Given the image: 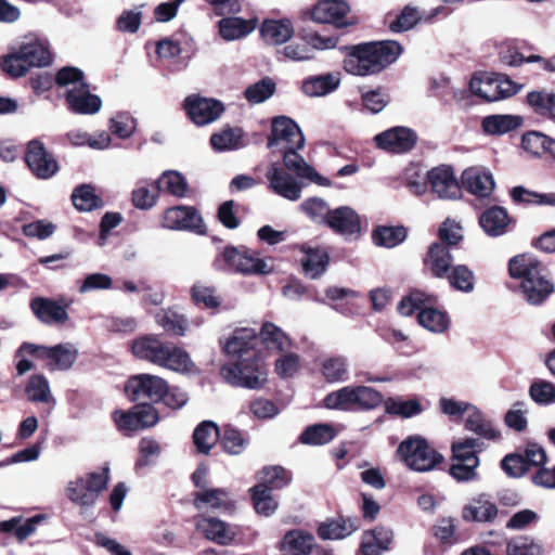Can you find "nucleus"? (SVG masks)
Returning a JSON list of instances; mask_svg holds the SVG:
<instances>
[{"label": "nucleus", "instance_id": "obj_1", "mask_svg": "<svg viewBox=\"0 0 555 555\" xmlns=\"http://www.w3.org/2000/svg\"><path fill=\"white\" fill-rule=\"evenodd\" d=\"M305 145V137L298 125L286 116H278L272 119L271 135L268 140L269 149H276L283 153V163L288 171L295 173L298 179L309 181L322 186H328L330 180L320 176L297 151Z\"/></svg>", "mask_w": 555, "mask_h": 555}, {"label": "nucleus", "instance_id": "obj_2", "mask_svg": "<svg viewBox=\"0 0 555 555\" xmlns=\"http://www.w3.org/2000/svg\"><path fill=\"white\" fill-rule=\"evenodd\" d=\"M346 50L345 70L362 77L380 73L402 53V47L395 40L364 42L347 47Z\"/></svg>", "mask_w": 555, "mask_h": 555}, {"label": "nucleus", "instance_id": "obj_3", "mask_svg": "<svg viewBox=\"0 0 555 555\" xmlns=\"http://www.w3.org/2000/svg\"><path fill=\"white\" fill-rule=\"evenodd\" d=\"M131 349L137 358L178 374L195 375L199 372L185 349L173 343L163 341L155 335H145L135 339Z\"/></svg>", "mask_w": 555, "mask_h": 555}, {"label": "nucleus", "instance_id": "obj_4", "mask_svg": "<svg viewBox=\"0 0 555 555\" xmlns=\"http://www.w3.org/2000/svg\"><path fill=\"white\" fill-rule=\"evenodd\" d=\"M52 63V52L47 39L36 35L25 36L1 61L2 70L11 77H22L33 67Z\"/></svg>", "mask_w": 555, "mask_h": 555}, {"label": "nucleus", "instance_id": "obj_5", "mask_svg": "<svg viewBox=\"0 0 555 555\" xmlns=\"http://www.w3.org/2000/svg\"><path fill=\"white\" fill-rule=\"evenodd\" d=\"M508 271L513 279L520 280L524 299L530 305H540L553 292V284L544 274L542 264L530 255H517L509 260Z\"/></svg>", "mask_w": 555, "mask_h": 555}, {"label": "nucleus", "instance_id": "obj_6", "mask_svg": "<svg viewBox=\"0 0 555 555\" xmlns=\"http://www.w3.org/2000/svg\"><path fill=\"white\" fill-rule=\"evenodd\" d=\"M220 374L228 384L253 390L262 388L268 376L259 356L230 361L221 366Z\"/></svg>", "mask_w": 555, "mask_h": 555}, {"label": "nucleus", "instance_id": "obj_7", "mask_svg": "<svg viewBox=\"0 0 555 555\" xmlns=\"http://www.w3.org/2000/svg\"><path fill=\"white\" fill-rule=\"evenodd\" d=\"M108 480V468L78 477L67 483L66 496L81 508H89L94 505L100 493L107 487Z\"/></svg>", "mask_w": 555, "mask_h": 555}, {"label": "nucleus", "instance_id": "obj_8", "mask_svg": "<svg viewBox=\"0 0 555 555\" xmlns=\"http://www.w3.org/2000/svg\"><path fill=\"white\" fill-rule=\"evenodd\" d=\"M29 354L44 363L49 371H67L77 360L78 350L69 343L55 346H44L25 341L21 345V351Z\"/></svg>", "mask_w": 555, "mask_h": 555}, {"label": "nucleus", "instance_id": "obj_9", "mask_svg": "<svg viewBox=\"0 0 555 555\" xmlns=\"http://www.w3.org/2000/svg\"><path fill=\"white\" fill-rule=\"evenodd\" d=\"M397 452L404 464L416 472L431 470L442 460V456L422 437H410L403 440Z\"/></svg>", "mask_w": 555, "mask_h": 555}, {"label": "nucleus", "instance_id": "obj_10", "mask_svg": "<svg viewBox=\"0 0 555 555\" xmlns=\"http://www.w3.org/2000/svg\"><path fill=\"white\" fill-rule=\"evenodd\" d=\"M258 333L251 327H237L222 343V349L230 361L259 356Z\"/></svg>", "mask_w": 555, "mask_h": 555}, {"label": "nucleus", "instance_id": "obj_11", "mask_svg": "<svg viewBox=\"0 0 555 555\" xmlns=\"http://www.w3.org/2000/svg\"><path fill=\"white\" fill-rule=\"evenodd\" d=\"M125 390L134 401L159 402L166 395L167 382L157 375L139 374L129 378Z\"/></svg>", "mask_w": 555, "mask_h": 555}, {"label": "nucleus", "instance_id": "obj_12", "mask_svg": "<svg viewBox=\"0 0 555 555\" xmlns=\"http://www.w3.org/2000/svg\"><path fill=\"white\" fill-rule=\"evenodd\" d=\"M222 257L230 270L243 274H268L272 271L271 263L255 257L251 251L246 249L227 247Z\"/></svg>", "mask_w": 555, "mask_h": 555}, {"label": "nucleus", "instance_id": "obj_13", "mask_svg": "<svg viewBox=\"0 0 555 555\" xmlns=\"http://www.w3.org/2000/svg\"><path fill=\"white\" fill-rule=\"evenodd\" d=\"M162 225L168 230L191 231L197 234L205 233V224L194 207L175 206L168 208L162 220Z\"/></svg>", "mask_w": 555, "mask_h": 555}, {"label": "nucleus", "instance_id": "obj_14", "mask_svg": "<svg viewBox=\"0 0 555 555\" xmlns=\"http://www.w3.org/2000/svg\"><path fill=\"white\" fill-rule=\"evenodd\" d=\"M285 165L272 163L267 170L266 177L269 181V188L275 194L288 201H298L301 196L302 185L297 179L291 176Z\"/></svg>", "mask_w": 555, "mask_h": 555}, {"label": "nucleus", "instance_id": "obj_15", "mask_svg": "<svg viewBox=\"0 0 555 555\" xmlns=\"http://www.w3.org/2000/svg\"><path fill=\"white\" fill-rule=\"evenodd\" d=\"M25 159L31 172L39 179H49L59 170L55 158L37 139L28 142Z\"/></svg>", "mask_w": 555, "mask_h": 555}, {"label": "nucleus", "instance_id": "obj_16", "mask_svg": "<svg viewBox=\"0 0 555 555\" xmlns=\"http://www.w3.org/2000/svg\"><path fill=\"white\" fill-rule=\"evenodd\" d=\"M184 108L191 120L198 126L214 122L224 111L220 101L198 95L188 96L184 101Z\"/></svg>", "mask_w": 555, "mask_h": 555}, {"label": "nucleus", "instance_id": "obj_17", "mask_svg": "<svg viewBox=\"0 0 555 555\" xmlns=\"http://www.w3.org/2000/svg\"><path fill=\"white\" fill-rule=\"evenodd\" d=\"M431 191L442 199H457L461 197V186L455 178L452 167L441 165L433 168L426 175Z\"/></svg>", "mask_w": 555, "mask_h": 555}, {"label": "nucleus", "instance_id": "obj_18", "mask_svg": "<svg viewBox=\"0 0 555 555\" xmlns=\"http://www.w3.org/2000/svg\"><path fill=\"white\" fill-rule=\"evenodd\" d=\"M461 180L464 189L477 199L489 198L495 188L492 172L479 166L466 168Z\"/></svg>", "mask_w": 555, "mask_h": 555}, {"label": "nucleus", "instance_id": "obj_19", "mask_svg": "<svg viewBox=\"0 0 555 555\" xmlns=\"http://www.w3.org/2000/svg\"><path fill=\"white\" fill-rule=\"evenodd\" d=\"M376 145L390 153L401 154L410 151L416 143V134L409 128L395 127L374 137Z\"/></svg>", "mask_w": 555, "mask_h": 555}, {"label": "nucleus", "instance_id": "obj_20", "mask_svg": "<svg viewBox=\"0 0 555 555\" xmlns=\"http://www.w3.org/2000/svg\"><path fill=\"white\" fill-rule=\"evenodd\" d=\"M469 90L472 93L488 102L508 98L517 92L515 85L509 80L502 81L499 79H481L477 77L470 79Z\"/></svg>", "mask_w": 555, "mask_h": 555}, {"label": "nucleus", "instance_id": "obj_21", "mask_svg": "<svg viewBox=\"0 0 555 555\" xmlns=\"http://www.w3.org/2000/svg\"><path fill=\"white\" fill-rule=\"evenodd\" d=\"M29 307L34 315L49 326L64 324L69 318L67 306H62L50 298L35 297L30 300Z\"/></svg>", "mask_w": 555, "mask_h": 555}, {"label": "nucleus", "instance_id": "obj_22", "mask_svg": "<svg viewBox=\"0 0 555 555\" xmlns=\"http://www.w3.org/2000/svg\"><path fill=\"white\" fill-rule=\"evenodd\" d=\"M197 532L220 545H229L234 540L236 532L229 524L209 516H199L195 520Z\"/></svg>", "mask_w": 555, "mask_h": 555}, {"label": "nucleus", "instance_id": "obj_23", "mask_svg": "<svg viewBox=\"0 0 555 555\" xmlns=\"http://www.w3.org/2000/svg\"><path fill=\"white\" fill-rule=\"evenodd\" d=\"M349 10V5L344 0H322L312 8L310 16L315 23L335 24L341 27L347 25L344 18Z\"/></svg>", "mask_w": 555, "mask_h": 555}, {"label": "nucleus", "instance_id": "obj_24", "mask_svg": "<svg viewBox=\"0 0 555 555\" xmlns=\"http://www.w3.org/2000/svg\"><path fill=\"white\" fill-rule=\"evenodd\" d=\"M69 112L77 115H95L102 108V100L90 90L89 83L70 94H64Z\"/></svg>", "mask_w": 555, "mask_h": 555}, {"label": "nucleus", "instance_id": "obj_25", "mask_svg": "<svg viewBox=\"0 0 555 555\" xmlns=\"http://www.w3.org/2000/svg\"><path fill=\"white\" fill-rule=\"evenodd\" d=\"M393 539V532L386 527H376L375 529L364 531L360 551L364 555H380L388 551Z\"/></svg>", "mask_w": 555, "mask_h": 555}, {"label": "nucleus", "instance_id": "obj_26", "mask_svg": "<svg viewBox=\"0 0 555 555\" xmlns=\"http://www.w3.org/2000/svg\"><path fill=\"white\" fill-rule=\"evenodd\" d=\"M327 227L341 235H353L360 232V218L352 208L341 206L332 210Z\"/></svg>", "mask_w": 555, "mask_h": 555}, {"label": "nucleus", "instance_id": "obj_27", "mask_svg": "<svg viewBox=\"0 0 555 555\" xmlns=\"http://www.w3.org/2000/svg\"><path fill=\"white\" fill-rule=\"evenodd\" d=\"M25 393L28 401L46 404L48 406L47 414H50L56 405V400L52 395L50 383L42 374H34L28 378L25 386Z\"/></svg>", "mask_w": 555, "mask_h": 555}, {"label": "nucleus", "instance_id": "obj_28", "mask_svg": "<svg viewBox=\"0 0 555 555\" xmlns=\"http://www.w3.org/2000/svg\"><path fill=\"white\" fill-rule=\"evenodd\" d=\"M512 219L502 206H492L479 217V224L486 234L492 237L501 236L507 232Z\"/></svg>", "mask_w": 555, "mask_h": 555}, {"label": "nucleus", "instance_id": "obj_29", "mask_svg": "<svg viewBox=\"0 0 555 555\" xmlns=\"http://www.w3.org/2000/svg\"><path fill=\"white\" fill-rule=\"evenodd\" d=\"M498 507L487 495L474 498L462 511V517L467 521L493 522L498 516Z\"/></svg>", "mask_w": 555, "mask_h": 555}, {"label": "nucleus", "instance_id": "obj_30", "mask_svg": "<svg viewBox=\"0 0 555 555\" xmlns=\"http://www.w3.org/2000/svg\"><path fill=\"white\" fill-rule=\"evenodd\" d=\"M453 261L450 248L443 243H433L425 258V264L436 278H446L451 271Z\"/></svg>", "mask_w": 555, "mask_h": 555}, {"label": "nucleus", "instance_id": "obj_31", "mask_svg": "<svg viewBox=\"0 0 555 555\" xmlns=\"http://www.w3.org/2000/svg\"><path fill=\"white\" fill-rule=\"evenodd\" d=\"M194 505L198 509L229 511L233 507V500L225 489H203L195 494Z\"/></svg>", "mask_w": 555, "mask_h": 555}, {"label": "nucleus", "instance_id": "obj_32", "mask_svg": "<svg viewBox=\"0 0 555 555\" xmlns=\"http://www.w3.org/2000/svg\"><path fill=\"white\" fill-rule=\"evenodd\" d=\"M522 149L534 157L548 155L555 160V140L539 131L526 132L521 138Z\"/></svg>", "mask_w": 555, "mask_h": 555}, {"label": "nucleus", "instance_id": "obj_33", "mask_svg": "<svg viewBox=\"0 0 555 555\" xmlns=\"http://www.w3.org/2000/svg\"><path fill=\"white\" fill-rule=\"evenodd\" d=\"M263 40L273 46L287 42L294 35V27L289 20H267L260 28Z\"/></svg>", "mask_w": 555, "mask_h": 555}, {"label": "nucleus", "instance_id": "obj_34", "mask_svg": "<svg viewBox=\"0 0 555 555\" xmlns=\"http://www.w3.org/2000/svg\"><path fill=\"white\" fill-rule=\"evenodd\" d=\"M340 83L339 74L311 76L304 80L302 92L308 96H324L335 91Z\"/></svg>", "mask_w": 555, "mask_h": 555}, {"label": "nucleus", "instance_id": "obj_35", "mask_svg": "<svg viewBox=\"0 0 555 555\" xmlns=\"http://www.w3.org/2000/svg\"><path fill=\"white\" fill-rule=\"evenodd\" d=\"M358 527L357 519L340 517L321 524L318 534L322 540H340L350 535Z\"/></svg>", "mask_w": 555, "mask_h": 555}, {"label": "nucleus", "instance_id": "obj_36", "mask_svg": "<svg viewBox=\"0 0 555 555\" xmlns=\"http://www.w3.org/2000/svg\"><path fill=\"white\" fill-rule=\"evenodd\" d=\"M305 257L301 260L304 272L310 279L321 276L328 264L330 257L327 253L320 247H304Z\"/></svg>", "mask_w": 555, "mask_h": 555}, {"label": "nucleus", "instance_id": "obj_37", "mask_svg": "<svg viewBox=\"0 0 555 555\" xmlns=\"http://www.w3.org/2000/svg\"><path fill=\"white\" fill-rule=\"evenodd\" d=\"M466 413L465 426L468 430L488 440H494L499 437L500 434L492 422L476 405L472 404Z\"/></svg>", "mask_w": 555, "mask_h": 555}, {"label": "nucleus", "instance_id": "obj_38", "mask_svg": "<svg viewBox=\"0 0 555 555\" xmlns=\"http://www.w3.org/2000/svg\"><path fill=\"white\" fill-rule=\"evenodd\" d=\"M522 124V118L516 115H490L482 119V129L492 135H503Z\"/></svg>", "mask_w": 555, "mask_h": 555}, {"label": "nucleus", "instance_id": "obj_39", "mask_svg": "<svg viewBox=\"0 0 555 555\" xmlns=\"http://www.w3.org/2000/svg\"><path fill=\"white\" fill-rule=\"evenodd\" d=\"M321 373L327 383H341L349 378V363L347 358L335 356L325 358L321 362Z\"/></svg>", "mask_w": 555, "mask_h": 555}, {"label": "nucleus", "instance_id": "obj_40", "mask_svg": "<svg viewBox=\"0 0 555 555\" xmlns=\"http://www.w3.org/2000/svg\"><path fill=\"white\" fill-rule=\"evenodd\" d=\"M255 29L251 21L241 17H225L219 21V33L227 41H234L246 37Z\"/></svg>", "mask_w": 555, "mask_h": 555}, {"label": "nucleus", "instance_id": "obj_41", "mask_svg": "<svg viewBox=\"0 0 555 555\" xmlns=\"http://www.w3.org/2000/svg\"><path fill=\"white\" fill-rule=\"evenodd\" d=\"M210 144L218 152L238 150L246 145L244 132L241 128H227L214 133Z\"/></svg>", "mask_w": 555, "mask_h": 555}, {"label": "nucleus", "instance_id": "obj_42", "mask_svg": "<svg viewBox=\"0 0 555 555\" xmlns=\"http://www.w3.org/2000/svg\"><path fill=\"white\" fill-rule=\"evenodd\" d=\"M55 83L64 94H70L88 85L83 72L75 66H64L55 75Z\"/></svg>", "mask_w": 555, "mask_h": 555}, {"label": "nucleus", "instance_id": "obj_43", "mask_svg": "<svg viewBox=\"0 0 555 555\" xmlns=\"http://www.w3.org/2000/svg\"><path fill=\"white\" fill-rule=\"evenodd\" d=\"M313 538L301 531L287 532L281 543L280 555H306L311 550Z\"/></svg>", "mask_w": 555, "mask_h": 555}, {"label": "nucleus", "instance_id": "obj_44", "mask_svg": "<svg viewBox=\"0 0 555 555\" xmlns=\"http://www.w3.org/2000/svg\"><path fill=\"white\" fill-rule=\"evenodd\" d=\"M351 389L354 412L376 409L384 400L383 395L372 387L351 386Z\"/></svg>", "mask_w": 555, "mask_h": 555}, {"label": "nucleus", "instance_id": "obj_45", "mask_svg": "<svg viewBox=\"0 0 555 555\" xmlns=\"http://www.w3.org/2000/svg\"><path fill=\"white\" fill-rule=\"evenodd\" d=\"M157 190L168 193L176 197H184L188 193L186 179L176 170H167L163 172L156 182Z\"/></svg>", "mask_w": 555, "mask_h": 555}, {"label": "nucleus", "instance_id": "obj_46", "mask_svg": "<svg viewBox=\"0 0 555 555\" xmlns=\"http://www.w3.org/2000/svg\"><path fill=\"white\" fill-rule=\"evenodd\" d=\"M220 434L217 425L210 421L202 422L194 430L193 440L196 449L207 454L218 440Z\"/></svg>", "mask_w": 555, "mask_h": 555}, {"label": "nucleus", "instance_id": "obj_47", "mask_svg": "<svg viewBox=\"0 0 555 555\" xmlns=\"http://www.w3.org/2000/svg\"><path fill=\"white\" fill-rule=\"evenodd\" d=\"M446 278H448L450 286L461 293L469 294L475 289V274L465 264L452 267Z\"/></svg>", "mask_w": 555, "mask_h": 555}, {"label": "nucleus", "instance_id": "obj_48", "mask_svg": "<svg viewBox=\"0 0 555 555\" xmlns=\"http://www.w3.org/2000/svg\"><path fill=\"white\" fill-rule=\"evenodd\" d=\"M155 321L166 332L172 335L183 336L185 334L188 325L186 319L172 309L158 311L155 315Z\"/></svg>", "mask_w": 555, "mask_h": 555}, {"label": "nucleus", "instance_id": "obj_49", "mask_svg": "<svg viewBox=\"0 0 555 555\" xmlns=\"http://www.w3.org/2000/svg\"><path fill=\"white\" fill-rule=\"evenodd\" d=\"M260 337L267 348L271 350L284 351L291 345V340L286 334L271 322L262 324L260 328Z\"/></svg>", "mask_w": 555, "mask_h": 555}, {"label": "nucleus", "instance_id": "obj_50", "mask_svg": "<svg viewBox=\"0 0 555 555\" xmlns=\"http://www.w3.org/2000/svg\"><path fill=\"white\" fill-rule=\"evenodd\" d=\"M418 322L423 327L433 333H443L450 325L448 314L435 308L421 309L418 312Z\"/></svg>", "mask_w": 555, "mask_h": 555}, {"label": "nucleus", "instance_id": "obj_51", "mask_svg": "<svg viewBox=\"0 0 555 555\" xmlns=\"http://www.w3.org/2000/svg\"><path fill=\"white\" fill-rule=\"evenodd\" d=\"M336 436L332 425L315 424L308 426L300 435L299 440L304 444L321 446L331 442Z\"/></svg>", "mask_w": 555, "mask_h": 555}, {"label": "nucleus", "instance_id": "obj_52", "mask_svg": "<svg viewBox=\"0 0 555 555\" xmlns=\"http://www.w3.org/2000/svg\"><path fill=\"white\" fill-rule=\"evenodd\" d=\"M249 491L257 514L268 517L276 511L278 502L270 489H266L263 485H256Z\"/></svg>", "mask_w": 555, "mask_h": 555}, {"label": "nucleus", "instance_id": "obj_53", "mask_svg": "<svg viewBox=\"0 0 555 555\" xmlns=\"http://www.w3.org/2000/svg\"><path fill=\"white\" fill-rule=\"evenodd\" d=\"M527 100L537 114L555 120V93L532 91L528 93Z\"/></svg>", "mask_w": 555, "mask_h": 555}, {"label": "nucleus", "instance_id": "obj_54", "mask_svg": "<svg viewBox=\"0 0 555 555\" xmlns=\"http://www.w3.org/2000/svg\"><path fill=\"white\" fill-rule=\"evenodd\" d=\"M324 408L344 412H354L351 386L331 391L323 399Z\"/></svg>", "mask_w": 555, "mask_h": 555}, {"label": "nucleus", "instance_id": "obj_55", "mask_svg": "<svg viewBox=\"0 0 555 555\" xmlns=\"http://www.w3.org/2000/svg\"><path fill=\"white\" fill-rule=\"evenodd\" d=\"M406 237L403 227H379L373 232V241L377 246L392 248Z\"/></svg>", "mask_w": 555, "mask_h": 555}, {"label": "nucleus", "instance_id": "obj_56", "mask_svg": "<svg viewBox=\"0 0 555 555\" xmlns=\"http://www.w3.org/2000/svg\"><path fill=\"white\" fill-rule=\"evenodd\" d=\"M300 208L314 223L327 225L332 210L323 198H307L301 203Z\"/></svg>", "mask_w": 555, "mask_h": 555}, {"label": "nucleus", "instance_id": "obj_57", "mask_svg": "<svg viewBox=\"0 0 555 555\" xmlns=\"http://www.w3.org/2000/svg\"><path fill=\"white\" fill-rule=\"evenodd\" d=\"M259 483L263 485L270 491L274 489H282L289 482V476L286 470L281 466L264 467L258 474Z\"/></svg>", "mask_w": 555, "mask_h": 555}, {"label": "nucleus", "instance_id": "obj_58", "mask_svg": "<svg viewBox=\"0 0 555 555\" xmlns=\"http://www.w3.org/2000/svg\"><path fill=\"white\" fill-rule=\"evenodd\" d=\"M74 206L80 211H91L102 206V201L90 185H80L72 194Z\"/></svg>", "mask_w": 555, "mask_h": 555}, {"label": "nucleus", "instance_id": "obj_59", "mask_svg": "<svg viewBox=\"0 0 555 555\" xmlns=\"http://www.w3.org/2000/svg\"><path fill=\"white\" fill-rule=\"evenodd\" d=\"M142 8L138 5L124 10L116 20V29L125 34H135L142 24Z\"/></svg>", "mask_w": 555, "mask_h": 555}, {"label": "nucleus", "instance_id": "obj_60", "mask_svg": "<svg viewBox=\"0 0 555 555\" xmlns=\"http://www.w3.org/2000/svg\"><path fill=\"white\" fill-rule=\"evenodd\" d=\"M530 398L540 405L555 404V384L537 379L529 388Z\"/></svg>", "mask_w": 555, "mask_h": 555}, {"label": "nucleus", "instance_id": "obj_61", "mask_svg": "<svg viewBox=\"0 0 555 555\" xmlns=\"http://www.w3.org/2000/svg\"><path fill=\"white\" fill-rule=\"evenodd\" d=\"M275 91V83L270 78H263L250 85L244 92L246 100L253 104H259L270 99Z\"/></svg>", "mask_w": 555, "mask_h": 555}, {"label": "nucleus", "instance_id": "obj_62", "mask_svg": "<svg viewBox=\"0 0 555 555\" xmlns=\"http://www.w3.org/2000/svg\"><path fill=\"white\" fill-rule=\"evenodd\" d=\"M191 297L197 305H203L207 309H217L221 305V299L216 295V289L203 283H195L191 288Z\"/></svg>", "mask_w": 555, "mask_h": 555}, {"label": "nucleus", "instance_id": "obj_63", "mask_svg": "<svg viewBox=\"0 0 555 555\" xmlns=\"http://www.w3.org/2000/svg\"><path fill=\"white\" fill-rule=\"evenodd\" d=\"M435 297L427 295L422 291H414L409 296L401 299L398 305V311L400 314L409 317L412 315L416 310L418 312L424 309L422 306L427 302H433Z\"/></svg>", "mask_w": 555, "mask_h": 555}, {"label": "nucleus", "instance_id": "obj_64", "mask_svg": "<svg viewBox=\"0 0 555 555\" xmlns=\"http://www.w3.org/2000/svg\"><path fill=\"white\" fill-rule=\"evenodd\" d=\"M135 127V119L129 113H117L109 119L111 131L120 139L131 137Z\"/></svg>", "mask_w": 555, "mask_h": 555}]
</instances>
